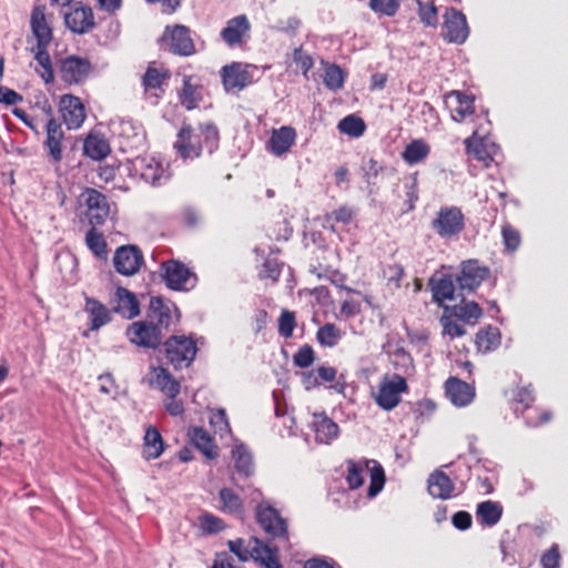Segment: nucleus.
Wrapping results in <instances>:
<instances>
[{"label":"nucleus","mask_w":568,"mask_h":568,"mask_svg":"<svg viewBox=\"0 0 568 568\" xmlns=\"http://www.w3.org/2000/svg\"><path fill=\"white\" fill-rule=\"evenodd\" d=\"M232 457L235 463V469L240 475L244 477H250L253 475V458L251 453L244 445H236L232 450Z\"/></svg>","instance_id":"obj_42"},{"label":"nucleus","mask_w":568,"mask_h":568,"mask_svg":"<svg viewBox=\"0 0 568 568\" xmlns=\"http://www.w3.org/2000/svg\"><path fill=\"white\" fill-rule=\"evenodd\" d=\"M64 132L61 123L50 119L45 126L43 151L50 163L58 164L63 158Z\"/></svg>","instance_id":"obj_19"},{"label":"nucleus","mask_w":568,"mask_h":568,"mask_svg":"<svg viewBox=\"0 0 568 568\" xmlns=\"http://www.w3.org/2000/svg\"><path fill=\"white\" fill-rule=\"evenodd\" d=\"M256 68L242 62H232L221 69V79L226 92H240L253 83L252 72Z\"/></svg>","instance_id":"obj_13"},{"label":"nucleus","mask_w":568,"mask_h":568,"mask_svg":"<svg viewBox=\"0 0 568 568\" xmlns=\"http://www.w3.org/2000/svg\"><path fill=\"white\" fill-rule=\"evenodd\" d=\"M60 111L69 130L79 129L87 116L82 101L72 94H65L61 98Z\"/></svg>","instance_id":"obj_26"},{"label":"nucleus","mask_w":568,"mask_h":568,"mask_svg":"<svg viewBox=\"0 0 568 568\" xmlns=\"http://www.w3.org/2000/svg\"><path fill=\"white\" fill-rule=\"evenodd\" d=\"M131 175L151 185H161L169 179L162 162L150 155L138 156L132 161Z\"/></svg>","instance_id":"obj_12"},{"label":"nucleus","mask_w":568,"mask_h":568,"mask_svg":"<svg viewBox=\"0 0 568 568\" xmlns=\"http://www.w3.org/2000/svg\"><path fill=\"white\" fill-rule=\"evenodd\" d=\"M283 267V262L274 257H267L258 271V278L262 281L268 280L271 284H276L280 281Z\"/></svg>","instance_id":"obj_47"},{"label":"nucleus","mask_w":568,"mask_h":568,"mask_svg":"<svg viewBox=\"0 0 568 568\" xmlns=\"http://www.w3.org/2000/svg\"><path fill=\"white\" fill-rule=\"evenodd\" d=\"M83 151L90 159L99 161L105 159L110 154L111 146L103 134L91 132L84 140Z\"/></svg>","instance_id":"obj_34"},{"label":"nucleus","mask_w":568,"mask_h":568,"mask_svg":"<svg viewBox=\"0 0 568 568\" xmlns=\"http://www.w3.org/2000/svg\"><path fill=\"white\" fill-rule=\"evenodd\" d=\"M174 312H178L176 307H174ZM172 316L173 306L171 304L166 303L162 297L151 298L145 320L158 328L160 334L169 329Z\"/></svg>","instance_id":"obj_25"},{"label":"nucleus","mask_w":568,"mask_h":568,"mask_svg":"<svg viewBox=\"0 0 568 568\" xmlns=\"http://www.w3.org/2000/svg\"><path fill=\"white\" fill-rule=\"evenodd\" d=\"M346 483L349 489L359 488L365 480V474L369 473L371 483L367 490L368 497H375L385 485V471L376 460H347Z\"/></svg>","instance_id":"obj_2"},{"label":"nucleus","mask_w":568,"mask_h":568,"mask_svg":"<svg viewBox=\"0 0 568 568\" xmlns=\"http://www.w3.org/2000/svg\"><path fill=\"white\" fill-rule=\"evenodd\" d=\"M469 34L466 17L455 8L444 14L443 38L450 43H464Z\"/></svg>","instance_id":"obj_16"},{"label":"nucleus","mask_w":568,"mask_h":568,"mask_svg":"<svg viewBox=\"0 0 568 568\" xmlns=\"http://www.w3.org/2000/svg\"><path fill=\"white\" fill-rule=\"evenodd\" d=\"M337 128L344 134L353 138H359L364 134L366 124L362 118L351 114L343 118Z\"/></svg>","instance_id":"obj_48"},{"label":"nucleus","mask_w":568,"mask_h":568,"mask_svg":"<svg viewBox=\"0 0 568 568\" xmlns=\"http://www.w3.org/2000/svg\"><path fill=\"white\" fill-rule=\"evenodd\" d=\"M449 311L456 320L468 325H475L483 316V308L474 301L465 302L463 300L460 304L449 306Z\"/></svg>","instance_id":"obj_38"},{"label":"nucleus","mask_w":568,"mask_h":568,"mask_svg":"<svg viewBox=\"0 0 568 568\" xmlns=\"http://www.w3.org/2000/svg\"><path fill=\"white\" fill-rule=\"evenodd\" d=\"M476 348L479 353H489L500 345V332L497 327L488 325L476 333Z\"/></svg>","instance_id":"obj_40"},{"label":"nucleus","mask_w":568,"mask_h":568,"mask_svg":"<svg viewBox=\"0 0 568 568\" xmlns=\"http://www.w3.org/2000/svg\"><path fill=\"white\" fill-rule=\"evenodd\" d=\"M503 507L491 500H486L477 506L476 516L477 519L486 526H495L501 518Z\"/></svg>","instance_id":"obj_41"},{"label":"nucleus","mask_w":568,"mask_h":568,"mask_svg":"<svg viewBox=\"0 0 568 568\" xmlns=\"http://www.w3.org/2000/svg\"><path fill=\"white\" fill-rule=\"evenodd\" d=\"M455 315L449 311V306H444L439 323L443 327V334L448 335L452 339L466 334V329L463 325L458 324Z\"/></svg>","instance_id":"obj_46"},{"label":"nucleus","mask_w":568,"mask_h":568,"mask_svg":"<svg viewBox=\"0 0 568 568\" xmlns=\"http://www.w3.org/2000/svg\"><path fill=\"white\" fill-rule=\"evenodd\" d=\"M560 551L557 544L551 545L540 557V565L542 568H559L560 567Z\"/></svg>","instance_id":"obj_59"},{"label":"nucleus","mask_w":568,"mask_h":568,"mask_svg":"<svg viewBox=\"0 0 568 568\" xmlns=\"http://www.w3.org/2000/svg\"><path fill=\"white\" fill-rule=\"evenodd\" d=\"M323 82L329 90H339L344 85L345 73L337 64H327L324 70Z\"/></svg>","instance_id":"obj_50"},{"label":"nucleus","mask_w":568,"mask_h":568,"mask_svg":"<svg viewBox=\"0 0 568 568\" xmlns=\"http://www.w3.org/2000/svg\"><path fill=\"white\" fill-rule=\"evenodd\" d=\"M427 489L432 497L446 500L454 496L455 485L448 475L436 469L427 479Z\"/></svg>","instance_id":"obj_30"},{"label":"nucleus","mask_w":568,"mask_h":568,"mask_svg":"<svg viewBox=\"0 0 568 568\" xmlns=\"http://www.w3.org/2000/svg\"><path fill=\"white\" fill-rule=\"evenodd\" d=\"M296 140V131L292 126H281L272 131L271 139L268 141L270 151L280 156L287 153Z\"/></svg>","instance_id":"obj_31"},{"label":"nucleus","mask_w":568,"mask_h":568,"mask_svg":"<svg viewBox=\"0 0 568 568\" xmlns=\"http://www.w3.org/2000/svg\"><path fill=\"white\" fill-rule=\"evenodd\" d=\"M220 144V131L213 122L200 123L195 130L191 124L183 123L176 134L173 149L184 161L202 155L203 150L213 153Z\"/></svg>","instance_id":"obj_1"},{"label":"nucleus","mask_w":568,"mask_h":568,"mask_svg":"<svg viewBox=\"0 0 568 568\" xmlns=\"http://www.w3.org/2000/svg\"><path fill=\"white\" fill-rule=\"evenodd\" d=\"M466 153L473 155L474 159L480 161L488 166L493 161V156L487 151V148L481 139L478 138L477 131L467 138L465 141Z\"/></svg>","instance_id":"obj_43"},{"label":"nucleus","mask_w":568,"mask_h":568,"mask_svg":"<svg viewBox=\"0 0 568 568\" xmlns=\"http://www.w3.org/2000/svg\"><path fill=\"white\" fill-rule=\"evenodd\" d=\"M418 4V17L420 21L428 27H434L438 22V11L433 1L423 2L415 0Z\"/></svg>","instance_id":"obj_52"},{"label":"nucleus","mask_w":568,"mask_h":568,"mask_svg":"<svg viewBox=\"0 0 568 568\" xmlns=\"http://www.w3.org/2000/svg\"><path fill=\"white\" fill-rule=\"evenodd\" d=\"M418 178L417 173H414L410 181L405 184V201L403 205V212L407 213L415 209V204L418 201Z\"/></svg>","instance_id":"obj_53"},{"label":"nucleus","mask_w":568,"mask_h":568,"mask_svg":"<svg viewBox=\"0 0 568 568\" xmlns=\"http://www.w3.org/2000/svg\"><path fill=\"white\" fill-rule=\"evenodd\" d=\"M151 383L163 392L166 396H178L181 390V385L173 375L163 366L152 368Z\"/></svg>","instance_id":"obj_35"},{"label":"nucleus","mask_w":568,"mask_h":568,"mask_svg":"<svg viewBox=\"0 0 568 568\" xmlns=\"http://www.w3.org/2000/svg\"><path fill=\"white\" fill-rule=\"evenodd\" d=\"M456 277L452 274H442L429 278L428 285L432 291V297L438 306H446L445 301H454L456 292Z\"/></svg>","instance_id":"obj_28"},{"label":"nucleus","mask_w":568,"mask_h":568,"mask_svg":"<svg viewBox=\"0 0 568 568\" xmlns=\"http://www.w3.org/2000/svg\"><path fill=\"white\" fill-rule=\"evenodd\" d=\"M144 265L142 251L132 244L118 247L113 255V266L123 276H133Z\"/></svg>","instance_id":"obj_14"},{"label":"nucleus","mask_w":568,"mask_h":568,"mask_svg":"<svg viewBox=\"0 0 568 568\" xmlns=\"http://www.w3.org/2000/svg\"><path fill=\"white\" fill-rule=\"evenodd\" d=\"M65 26L77 34L90 32L95 27L93 10L89 6L77 2L64 13Z\"/></svg>","instance_id":"obj_21"},{"label":"nucleus","mask_w":568,"mask_h":568,"mask_svg":"<svg viewBox=\"0 0 568 568\" xmlns=\"http://www.w3.org/2000/svg\"><path fill=\"white\" fill-rule=\"evenodd\" d=\"M334 286L338 287V288H342L344 291H346L348 294H356V295H362V293L357 290H354L352 287H348L345 285V282L347 280V276L337 271V270H332V271H327V275L325 276Z\"/></svg>","instance_id":"obj_63"},{"label":"nucleus","mask_w":568,"mask_h":568,"mask_svg":"<svg viewBox=\"0 0 568 568\" xmlns=\"http://www.w3.org/2000/svg\"><path fill=\"white\" fill-rule=\"evenodd\" d=\"M219 496L222 503V511L230 514H241L243 511L242 499L231 488H222Z\"/></svg>","instance_id":"obj_49"},{"label":"nucleus","mask_w":568,"mask_h":568,"mask_svg":"<svg viewBox=\"0 0 568 568\" xmlns=\"http://www.w3.org/2000/svg\"><path fill=\"white\" fill-rule=\"evenodd\" d=\"M369 7L377 13L392 17L397 12L399 3L398 0H371Z\"/></svg>","instance_id":"obj_60"},{"label":"nucleus","mask_w":568,"mask_h":568,"mask_svg":"<svg viewBox=\"0 0 568 568\" xmlns=\"http://www.w3.org/2000/svg\"><path fill=\"white\" fill-rule=\"evenodd\" d=\"M313 426L318 443L328 444L338 436V425L325 415H315Z\"/></svg>","instance_id":"obj_39"},{"label":"nucleus","mask_w":568,"mask_h":568,"mask_svg":"<svg viewBox=\"0 0 568 568\" xmlns=\"http://www.w3.org/2000/svg\"><path fill=\"white\" fill-rule=\"evenodd\" d=\"M251 31V23L245 14L236 16L226 22L221 31L222 40L231 48L242 45Z\"/></svg>","instance_id":"obj_27"},{"label":"nucleus","mask_w":568,"mask_h":568,"mask_svg":"<svg viewBox=\"0 0 568 568\" xmlns=\"http://www.w3.org/2000/svg\"><path fill=\"white\" fill-rule=\"evenodd\" d=\"M92 71L93 64L85 57L71 54L59 61L60 78L69 85L83 83Z\"/></svg>","instance_id":"obj_11"},{"label":"nucleus","mask_w":568,"mask_h":568,"mask_svg":"<svg viewBox=\"0 0 568 568\" xmlns=\"http://www.w3.org/2000/svg\"><path fill=\"white\" fill-rule=\"evenodd\" d=\"M444 392L449 402L458 408L469 406L476 397L474 383H467L456 376H449L445 381Z\"/></svg>","instance_id":"obj_17"},{"label":"nucleus","mask_w":568,"mask_h":568,"mask_svg":"<svg viewBox=\"0 0 568 568\" xmlns=\"http://www.w3.org/2000/svg\"><path fill=\"white\" fill-rule=\"evenodd\" d=\"M430 154V145L423 139L410 141L402 152L403 161L408 165H415L425 161Z\"/></svg>","instance_id":"obj_37"},{"label":"nucleus","mask_w":568,"mask_h":568,"mask_svg":"<svg viewBox=\"0 0 568 568\" xmlns=\"http://www.w3.org/2000/svg\"><path fill=\"white\" fill-rule=\"evenodd\" d=\"M489 274V267L480 265L477 260H468L462 263L456 281L460 291L473 292L481 285Z\"/></svg>","instance_id":"obj_18"},{"label":"nucleus","mask_w":568,"mask_h":568,"mask_svg":"<svg viewBox=\"0 0 568 568\" xmlns=\"http://www.w3.org/2000/svg\"><path fill=\"white\" fill-rule=\"evenodd\" d=\"M171 78V72L166 68L155 67V62L148 65L142 77V87L146 98H153L158 102L165 92L164 85Z\"/></svg>","instance_id":"obj_20"},{"label":"nucleus","mask_w":568,"mask_h":568,"mask_svg":"<svg viewBox=\"0 0 568 568\" xmlns=\"http://www.w3.org/2000/svg\"><path fill=\"white\" fill-rule=\"evenodd\" d=\"M251 556L255 560H260L266 568H283L277 557L267 547H264L263 549L254 547Z\"/></svg>","instance_id":"obj_56"},{"label":"nucleus","mask_w":568,"mask_h":568,"mask_svg":"<svg viewBox=\"0 0 568 568\" xmlns=\"http://www.w3.org/2000/svg\"><path fill=\"white\" fill-rule=\"evenodd\" d=\"M293 60L297 68L302 71L304 78L308 79V72L314 65L313 58L306 53L302 48H297L293 52Z\"/></svg>","instance_id":"obj_58"},{"label":"nucleus","mask_w":568,"mask_h":568,"mask_svg":"<svg viewBox=\"0 0 568 568\" xmlns=\"http://www.w3.org/2000/svg\"><path fill=\"white\" fill-rule=\"evenodd\" d=\"M342 336V331L333 323H326L321 326L316 333L318 343L327 347H334Z\"/></svg>","instance_id":"obj_51"},{"label":"nucleus","mask_w":568,"mask_h":568,"mask_svg":"<svg viewBox=\"0 0 568 568\" xmlns=\"http://www.w3.org/2000/svg\"><path fill=\"white\" fill-rule=\"evenodd\" d=\"M165 447L159 429L154 426L146 427L143 436L142 457L145 460L156 459L164 453Z\"/></svg>","instance_id":"obj_32"},{"label":"nucleus","mask_w":568,"mask_h":568,"mask_svg":"<svg viewBox=\"0 0 568 568\" xmlns=\"http://www.w3.org/2000/svg\"><path fill=\"white\" fill-rule=\"evenodd\" d=\"M85 216L91 226L102 225L110 213L106 196L94 189L85 191Z\"/></svg>","instance_id":"obj_23"},{"label":"nucleus","mask_w":568,"mask_h":568,"mask_svg":"<svg viewBox=\"0 0 568 568\" xmlns=\"http://www.w3.org/2000/svg\"><path fill=\"white\" fill-rule=\"evenodd\" d=\"M128 339L143 348L155 349L162 342L163 334L158 332L145 318L131 323L125 332Z\"/></svg>","instance_id":"obj_15"},{"label":"nucleus","mask_w":568,"mask_h":568,"mask_svg":"<svg viewBox=\"0 0 568 568\" xmlns=\"http://www.w3.org/2000/svg\"><path fill=\"white\" fill-rule=\"evenodd\" d=\"M204 99V87L195 75L185 74L182 79V87L178 89L179 103L186 110L192 111L200 106Z\"/></svg>","instance_id":"obj_22"},{"label":"nucleus","mask_w":568,"mask_h":568,"mask_svg":"<svg viewBox=\"0 0 568 568\" xmlns=\"http://www.w3.org/2000/svg\"><path fill=\"white\" fill-rule=\"evenodd\" d=\"M296 326L295 314L284 310L278 318V333L281 336L288 338L293 335Z\"/></svg>","instance_id":"obj_57"},{"label":"nucleus","mask_w":568,"mask_h":568,"mask_svg":"<svg viewBox=\"0 0 568 568\" xmlns=\"http://www.w3.org/2000/svg\"><path fill=\"white\" fill-rule=\"evenodd\" d=\"M256 519L264 531L284 544H288V526L278 510L271 505L260 504L256 507Z\"/></svg>","instance_id":"obj_9"},{"label":"nucleus","mask_w":568,"mask_h":568,"mask_svg":"<svg viewBox=\"0 0 568 568\" xmlns=\"http://www.w3.org/2000/svg\"><path fill=\"white\" fill-rule=\"evenodd\" d=\"M315 359L314 349L310 345H304L298 348L294 355V364L297 367L306 368L313 364Z\"/></svg>","instance_id":"obj_61"},{"label":"nucleus","mask_w":568,"mask_h":568,"mask_svg":"<svg viewBox=\"0 0 568 568\" xmlns=\"http://www.w3.org/2000/svg\"><path fill=\"white\" fill-rule=\"evenodd\" d=\"M165 358L174 369L189 367L195 359L197 347L192 337L173 335L164 342Z\"/></svg>","instance_id":"obj_4"},{"label":"nucleus","mask_w":568,"mask_h":568,"mask_svg":"<svg viewBox=\"0 0 568 568\" xmlns=\"http://www.w3.org/2000/svg\"><path fill=\"white\" fill-rule=\"evenodd\" d=\"M84 312L88 315L90 331H98L112 320V310L94 297H84Z\"/></svg>","instance_id":"obj_29"},{"label":"nucleus","mask_w":568,"mask_h":568,"mask_svg":"<svg viewBox=\"0 0 568 568\" xmlns=\"http://www.w3.org/2000/svg\"><path fill=\"white\" fill-rule=\"evenodd\" d=\"M432 229L440 239L456 237L465 229V216L457 206L440 207L432 221Z\"/></svg>","instance_id":"obj_8"},{"label":"nucleus","mask_w":568,"mask_h":568,"mask_svg":"<svg viewBox=\"0 0 568 568\" xmlns=\"http://www.w3.org/2000/svg\"><path fill=\"white\" fill-rule=\"evenodd\" d=\"M161 276L165 285L173 291H189L197 282L196 274L179 260H168L160 265Z\"/></svg>","instance_id":"obj_6"},{"label":"nucleus","mask_w":568,"mask_h":568,"mask_svg":"<svg viewBox=\"0 0 568 568\" xmlns=\"http://www.w3.org/2000/svg\"><path fill=\"white\" fill-rule=\"evenodd\" d=\"M307 377L314 378V385H318L322 382H333L336 377V369L331 366H320L316 371H312Z\"/></svg>","instance_id":"obj_62"},{"label":"nucleus","mask_w":568,"mask_h":568,"mask_svg":"<svg viewBox=\"0 0 568 568\" xmlns=\"http://www.w3.org/2000/svg\"><path fill=\"white\" fill-rule=\"evenodd\" d=\"M355 216L354 210L348 205H342L332 212H327L323 216L324 227L334 230L335 224H349Z\"/></svg>","instance_id":"obj_45"},{"label":"nucleus","mask_w":568,"mask_h":568,"mask_svg":"<svg viewBox=\"0 0 568 568\" xmlns=\"http://www.w3.org/2000/svg\"><path fill=\"white\" fill-rule=\"evenodd\" d=\"M200 528L205 534H216L225 528L224 521L211 514H204L199 517Z\"/></svg>","instance_id":"obj_55"},{"label":"nucleus","mask_w":568,"mask_h":568,"mask_svg":"<svg viewBox=\"0 0 568 568\" xmlns=\"http://www.w3.org/2000/svg\"><path fill=\"white\" fill-rule=\"evenodd\" d=\"M162 41L174 55L190 57L196 52L191 30L184 24L168 26L163 32Z\"/></svg>","instance_id":"obj_10"},{"label":"nucleus","mask_w":568,"mask_h":568,"mask_svg":"<svg viewBox=\"0 0 568 568\" xmlns=\"http://www.w3.org/2000/svg\"><path fill=\"white\" fill-rule=\"evenodd\" d=\"M112 313L120 314L124 318H133L140 314V303L134 293L128 288L118 286L110 297Z\"/></svg>","instance_id":"obj_24"},{"label":"nucleus","mask_w":568,"mask_h":568,"mask_svg":"<svg viewBox=\"0 0 568 568\" xmlns=\"http://www.w3.org/2000/svg\"><path fill=\"white\" fill-rule=\"evenodd\" d=\"M189 436L194 446L210 459L217 457V447L213 437L202 427H192L189 430Z\"/></svg>","instance_id":"obj_36"},{"label":"nucleus","mask_w":568,"mask_h":568,"mask_svg":"<svg viewBox=\"0 0 568 568\" xmlns=\"http://www.w3.org/2000/svg\"><path fill=\"white\" fill-rule=\"evenodd\" d=\"M85 244L97 257L101 260L108 258L106 241L103 234L99 232L95 226H91V229L87 232Z\"/></svg>","instance_id":"obj_44"},{"label":"nucleus","mask_w":568,"mask_h":568,"mask_svg":"<svg viewBox=\"0 0 568 568\" xmlns=\"http://www.w3.org/2000/svg\"><path fill=\"white\" fill-rule=\"evenodd\" d=\"M501 236L503 243L508 252H515L521 243L520 232L509 223L503 225Z\"/></svg>","instance_id":"obj_54"},{"label":"nucleus","mask_w":568,"mask_h":568,"mask_svg":"<svg viewBox=\"0 0 568 568\" xmlns=\"http://www.w3.org/2000/svg\"><path fill=\"white\" fill-rule=\"evenodd\" d=\"M448 99H455V106L450 108L452 119L456 122H463L469 115L475 113V99L473 95L465 94L460 91H450L446 95V101Z\"/></svg>","instance_id":"obj_33"},{"label":"nucleus","mask_w":568,"mask_h":568,"mask_svg":"<svg viewBox=\"0 0 568 568\" xmlns=\"http://www.w3.org/2000/svg\"><path fill=\"white\" fill-rule=\"evenodd\" d=\"M44 7H38V64L42 68L41 78L45 83L54 81V69L45 47L52 40V21L44 14Z\"/></svg>","instance_id":"obj_5"},{"label":"nucleus","mask_w":568,"mask_h":568,"mask_svg":"<svg viewBox=\"0 0 568 568\" xmlns=\"http://www.w3.org/2000/svg\"><path fill=\"white\" fill-rule=\"evenodd\" d=\"M536 400L535 388L531 384L516 386L511 389V406L515 414H521L526 424L530 427H538L551 419V413L547 409L532 407Z\"/></svg>","instance_id":"obj_3"},{"label":"nucleus","mask_w":568,"mask_h":568,"mask_svg":"<svg viewBox=\"0 0 568 568\" xmlns=\"http://www.w3.org/2000/svg\"><path fill=\"white\" fill-rule=\"evenodd\" d=\"M362 312L361 302L352 296L345 298L339 307V313L345 318H353Z\"/></svg>","instance_id":"obj_64"},{"label":"nucleus","mask_w":568,"mask_h":568,"mask_svg":"<svg viewBox=\"0 0 568 568\" xmlns=\"http://www.w3.org/2000/svg\"><path fill=\"white\" fill-rule=\"evenodd\" d=\"M409 386L404 376L393 374L384 376L374 396L375 403L384 410H392L402 402V395L408 393Z\"/></svg>","instance_id":"obj_7"}]
</instances>
